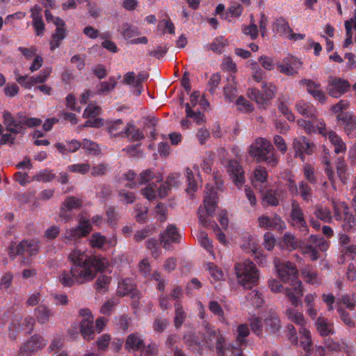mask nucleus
<instances>
[{
  "label": "nucleus",
  "instance_id": "f257e3e1",
  "mask_svg": "<svg viewBox=\"0 0 356 356\" xmlns=\"http://www.w3.org/2000/svg\"><path fill=\"white\" fill-rule=\"evenodd\" d=\"M275 268L278 276L284 283L290 284V287L284 289V293L288 297L291 305L298 307L302 305L300 297L303 294L302 282L298 277V270L291 262H282L278 258L274 259Z\"/></svg>",
  "mask_w": 356,
  "mask_h": 356
},
{
  "label": "nucleus",
  "instance_id": "f03ea898",
  "mask_svg": "<svg viewBox=\"0 0 356 356\" xmlns=\"http://www.w3.org/2000/svg\"><path fill=\"white\" fill-rule=\"evenodd\" d=\"M198 308L200 310L199 316L203 320L202 327L205 332L204 341L205 344L209 347L213 346V339L216 338L215 343V348L218 356H226L225 349L229 352L230 344H227L225 337L220 332L219 330L215 329L214 326L211 325L207 321L204 319L205 312L204 307L201 302H197Z\"/></svg>",
  "mask_w": 356,
  "mask_h": 356
},
{
  "label": "nucleus",
  "instance_id": "7ed1b4c3",
  "mask_svg": "<svg viewBox=\"0 0 356 356\" xmlns=\"http://www.w3.org/2000/svg\"><path fill=\"white\" fill-rule=\"evenodd\" d=\"M204 193L203 204L200 206L197 216L200 223L207 227L210 224V218L213 216L216 211L217 193L216 189L210 184L206 185Z\"/></svg>",
  "mask_w": 356,
  "mask_h": 356
},
{
  "label": "nucleus",
  "instance_id": "20e7f679",
  "mask_svg": "<svg viewBox=\"0 0 356 356\" xmlns=\"http://www.w3.org/2000/svg\"><path fill=\"white\" fill-rule=\"evenodd\" d=\"M235 273L238 283L244 289H250L259 278V272L250 259L235 265Z\"/></svg>",
  "mask_w": 356,
  "mask_h": 356
},
{
  "label": "nucleus",
  "instance_id": "39448f33",
  "mask_svg": "<svg viewBox=\"0 0 356 356\" xmlns=\"http://www.w3.org/2000/svg\"><path fill=\"white\" fill-rule=\"evenodd\" d=\"M262 89L263 93L254 88L249 89L248 95L251 99L255 101L259 107L266 108L270 100L275 96L276 87L273 83H264Z\"/></svg>",
  "mask_w": 356,
  "mask_h": 356
},
{
  "label": "nucleus",
  "instance_id": "423d86ee",
  "mask_svg": "<svg viewBox=\"0 0 356 356\" xmlns=\"http://www.w3.org/2000/svg\"><path fill=\"white\" fill-rule=\"evenodd\" d=\"M316 129L320 134L329 140L336 154H345L347 150L346 144L340 136L332 130L327 131L323 121L319 120L316 122Z\"/></svg>",
  "mask_w": 356,
  "mask_h": 356
},
{
  "label": "nucleus",
  "instance_id": "0eeeda50",
  "mask_svg": "<svg viewBox=\"0 0 356 356\" xmlns=\"http://www.w3.org/2000/svg\"><path fill=\"white\" fill-rule=\"evenodd\" d=\"M35 322V318L30 316H15L9 325V338L15 340L17 334L22 331L29 333L33 330Z\"/></svg>",
  "mask_w": 356,
  "mask_h": 356
},
{
  "label": "nucleus",
  "instance_id": "6e6552de",
  "mask_svg": "<svg viewBox=\"0 0 356 356\" xmlns=\"http://www.w3.org/2000/svg\"><path fill=\"white\" fill-rule=\"evenodd\" d=\"M92 231V225L89 220L81 218L79 225L73 228L67 229L62 235L66 243L74 242L79 238L86 236Z\"/></svg>",
  "mask_w": 356,
  "mask_h": 356
},
{
  "label": "nucleus",
  "instance_id": "1a4fd4ad",
  "mask_svg": "<svg viewBox=\"0 0 356 356\" xmlns=\"http://www.w3.org/2000/svg\"><path fill=\"white\" fill-rule=\"evenodd\" d=\"M302 61L293 56L288 55L277 63L278 71L286 76H294L302 68Z\"/></svg>",
  "mask_w": 356,
  "mask_h": 356
},
{
  "label": "nucleus",
  "instance_id": "9d476101",
  "mask_svg": "<svg viewBox=\"0 0 356 356\" xmlns=\"http://www.w3.org/2000/svg\"><path fill=\"white\" fill-rule=\"evenodd\" d=\"M274 148L271 143L266 138H258L250 145L249 154L255 158L258 162L266 155L271 153Z\"/></svg>",
  "mask_w": 356,
  "mask_h": 356
},
{
  "label": "nucleus",
  "instance_id": "9b49d317",
  "mask_svg": "<svg viewBox=\"0 0 356 356\" xmlns=\"http://www.w3.org/2000/svg\"><path fill=\"white\" fill-rule=\"evenodd\" d=\"M47 341L40 335H33L20 347L18 356H31L47 345Z\"/></svg>",
  "mask_w": 356,
  "mask_h": 356
},
{
  "label": "nucleus",
  "instance_id": "f8f14e48",
  "mask_svg": "<svg viewBox=\"0 0 356 356\" xmlns=\"http://www.w3.org/2000/svg\"><path fill=\"white\" fill-rule=\"evenodd\" d=\"M79 315L82 319L80 322V332L83 338L86 341L92 340L95 337L93 322L94 318L88 309H81Z\"/></svg>",
  "mask_w": 356,
  "mask_h": 356
},
{
  "label": "nucleus",
  "instance_id": "ddd939ff",
  "mask_svg": "<svg viewBox=\"0 0 356 356\" xmlns=\"http://www.w3.org/2000/svg\"><path fill=\"white\" fill-rule=\"evenodd\" d=\"M77 284H82L92 281L95 277V270L92 261L81 265L72 266Z\"/></svg>",
  "mask_w": 356,
  "mask_h": 356
},
{
  "label": "nucleus",
  "instance_id": "4468645a",
  "mask_svg": "<svg viewBox=\"0 0 356 356\" xmlns=\"http://www.w3.org/2000/svg\"><path fill=\"white\" fill-rule=\"evenodd\" d=\"M291 223L293 227L298 228L305 235L308 233L309 229L305 220L304 213L300 204L295 200L291 202Z\"/></svg>",
  "mask_w": 356,
  "mask_h": 356
},
{
  "label": "nucleus",
  "instance_id": "2eb2a0df",
  "mask_svg": "<svg viewBox=\"0 0 356 356\" xmlns=\"http://www.w3.org/2000/svg\"><path fill=\"white\" fill-rule=\"evenodd\" d=\"M83 200L74 196L67 197L60 207V217L65 222L69 221L72 218L70 211L73 209H78L81 207Z\"/></svg>",
  "mask_w": 356,
  "mask_h": 356
},
{
  "label": "nucleus",
  "instance_id": "dca6fc26",
  "mask_svg": "<svg viewBox=\"0 0 356 356\" xmlns=\"http://www.w3.org/2000/svg\"><path fill=\"white\" fill-rule=\"evenodd\" d=\"M289 192L293 195H300L302 200L308 203L312 200V190L308 184L300 181L298 186L290 180L287 184Z\"/></svg>",
  "mask_w": 356,
  "mask_h": 356
},
{
  "label": "nucleus",
  "instance_id": "f3484780",
  "mask_svg": "<svg viewBox=\"0 0 356 356\" xmlns=\"http://www.w3.org/2000/svg\"><path fill=\"white\" fill-rule=\"evenodd\" d=\"M292 146L295 156L300 157L302 161H305L306 154L309 155L313 152V144L310 143L305 136L294 138Z\"/></svg>",
  "mask_w": 356,
  "mask_h": 356
},
{
  "label": "nucleus",
  "instance_id": "a211bd4d",
  "mask_svg": "<svg viewBox=\"0 0 356 356\" xmlns=\"http://www.w3.org/2000/svg\"><path fill=\"white\" fill-rule=\"evenodd\" d=\"M3 122L6 126V130L15 134L23 132V121L22 115H19L18 118H15L10 112L4 111L3 112Z\"/></svg>",
  "mask_w": 356,
  "mask_h": 356
},
{
  "label": "nucleus",
  "instance_id": "6ab92c4d",
  "mask_svg": "<svg viewBox=\"0 0 356 356\" xmlns=\"http://www.w3.org/2000/svg\"><path fill=\"white\" fill-rule=\"evenodd\" d=\"M227 170L233 182L237 187H241L245 182L244 171L238 161L231 160L226 165Z\"/></svg>",
  "mask_w": 356,
  "mask_h": 356
},
{
  "label": "nucleus",
  "instance_id": "aec40b11",
  "mask_svg": "<svg viewBox=\"0 0 356 356\" xmlns=\"http://www.w3.org/2000/svg\"><path fill=\"white\" fill-rule=\"evenodd\" d=\"M349 87L350 84L347 81L339 78H333L329 81L327 90L331 97L338 98L344 94Z\"/></svg>",
  "mask_w": 356,
  "mask_h": 356
},
{
  "label": "nucleus",
  "instance_id": "412c9836",
  "mask_svg": "<svg viewBox=\"0 0 356 356\" xmlns=\"http://www.w3.org/2000/svg\"><path fill=\"white\" fill-rule=\"evenodd\" d=\"M88 241L92 248L97 249L113 247L117 243V239L115 236L107 238L99 232L92 234L88 239Z\"/></svg>",
  "mask_w": 356,
  "mask_h": 356
},
{
  "label": "nucleus",
  "instance_id": "4be33fe9",
  "mask_svg": "<svg viewBox=\"0 0 356 356\" xmlns=\"http://www.w3.org/2000/svg\"><path fill=\"white\" fill-rule=\"evenodd\" d=\"M340 210L342 211L344 216L343 228L346 231H349L356 226V217L349 213V209L346 204H342L340 207H334V217L337 220L342 219L339 214Z\"/></svg>",
  "mask_w": 356,
  "mask_h": 356
},
{
  "label": "nucleus",
  "instance_id": "5701e85b",
  "mask_svg": "<svg viewBox=\"0 0 356 356\" xmlns=\"http://www.w3.org/2000/svg\"><path fill=\"white\" fill-rule=\"evenodd\" d=\"M186 172L187 181L186 192L188 193H193L197 190L199 185L202 183L199 175V167L194 165L193 169L187 168Z\"/></svg>",
  "mask_w": 356,
  "mask_h": 356
},
{
  "label": "nucleus",
  "instance_id": "b1692460",
  "mask_svg": "<svg viewBox=\"0 0 356 356\" xmlns=\"http://www.w3.org/2000/svg\"><path fill=\"white\" fill-rule=\"evenodd\" d=\"M341 122L344 131L350 138L356 137V116L349 113H342L337 117Z\"/></svg>",
  "mask_w": 356,
  "mask_h": 356
},
{
  "label": "nucleus",
  "instance_id": "393cba45",
  "mask_svg": "<svg viewBox=\"0 0 356 356\" xmlns=\"http://www.w3.org/2000/svg\"><path fill=\"white\" fill-rule=\"evenodd\" d=\"M180 238L181 235L173 225H169L165 231L161 235V243L165 249H170L171 245L174 243H179Z\"/></svg>",
  "mask_w": 356,
  "mask_h": 356
},
{
  "label": "nucleus",
  "instance_id": "a878e982",
  "mask_svg": "<svg viewBox=\"0 0 356 356\" xmlns=\"http://www.w3.org/2000/svg\"><path fill=\"white\" fill-rule=\"evenodd\" d=\"M124 347L129 352L140 350L143 352L147 348V346H145L142 335L138 333L130 334L127 338Z\"/></svg>",
  "mask_w": 356,
  "mask_h": 356
},
{
  "label": "nucleus",
  "instance_id": "bb28decb",
  "mask_svg": "<svg viewBox=\"0 0 356 356\" xmlns=\"http://www.w3.org/2000/svg\"><path fill=\"white\" fill-rule=\"evenodd\" d=\"M31 12L33 19V26L35 29V34L38 36H42L44 31V23L42 21L41 8L38 6H35L31 8Z\"/></svg>",
  "mask_w": 356,
  "mask_h": 356
},
{
  "label": "nucleus",
  "instance_id": "cd10ccee",
  "mask_svg": "<svg viewBox=\"0 0 356 356\" xmlns=\"http://www.w3.org/2000/svg\"><path fill=\"white\" fill-rule=\"evenodd\" d=\"M22 255L35 256L40 249L39 241L36 239H26L19 243Z\"/></svg>",
  "mask_w": 356,
  "mask_h": 356
},
{
  "label": "nucleus",
  "instance_id": "c85d7f7f",
  "mask_svg": "<svg viewBox=\"0 0 356 356\" xmlns=\"http://www.w3.org/2000/svg\"><path fill=\"white\" fill-rule=\"evenodd\" d=\"M264 330L267 332H273L280 327V321L276 313L270 309L264 312Z\"/></svg>",
  "mask_w": 356,
  "mask_h": 356
},
{
  "label": "nucleus",
  "instance_id": "c756f323",
  "mask_svg": "<svg viewBox=\"0 0 356 356\" xmlns=\"http://www.w3.org/2000/svg\"><path fill=\"white\" fill-rule=\"evenodd\" d=\"M284 197V195L281 190H269L262 193L261 202L264 205L277 206L279 200H282Z\"/></svg>",
  "mask_w": 356,
  "mask_h": 356
},
{
  "label": "nucleus",
  "instance_id": "7c9ffc66",
  "mask_svg": "<svg viewBox=\"0 0 356 356\" xmlns=\"http://www.w3.org/2000/svg\"><path fill=\"white\" fill-rule=\"evenodd\" d=\"M54 314V311L45 305H40L35 309V318L40 324H47Z\"/></svg>",
  "mask_w": 356,
  "mask_h": 356
},
{
  "label": "nucleus",
  "instance_id": "2f4dec72",
  "mask_svg": "<svg viewBox=\"0 0 356 356\" xmlns=\"http://www.w3.org/2000/svg\"><path fill=\"white\" fill-rule=\"evenodd\" d=\"M135 286L133 283V281L129 279H123L118 283L117 293L120 296H127L129 294H131V298H138L137 293L134 291Z\"/></svg>",
  "mask_w": 356,
  "mask_h": 356
},
{
  "label": "nucleus",
  "instance_id": "473e14b6",
  "mask_svg": "<svg viewBox=\"0 0 356 356\" xmlns=\"http://www.w3.org/2000/svg\"><path fill=\"white\" fill-rule=\"evenodd\" d=\"M124 133L123 138H127L131 141H138L144 138L143 132L132 122L126 124L125 132Z\"/></svg>",
  "mask_w": 356,
  "mask_h": 356
},
{
  "label": "nucleus",
  "instance_id": "72a5a7b5",
  "mask_svg": "<svg viewBox=\"0 0 356 356\" xmlns=\"http://www.w3.org/2000/svg\"><path fill=\"white\" fill-rule=\"evenodd\" d=\"M72 263V266L81 265L91 261V256H88L84 251L78 249L73 250L68 256Z\"/></svg>",
  "mask_w": 356,
  "mask_h": 356
},
{
  "label": "nucleus",
  "instance_id": "f704fd0d",
  "mask_svg": "<svg viewBox=\"0 0 356 356\" xmlns=\"http://www.w3.org/2000/svg\"><path fill=\"white\" fill-rule=\"evenodd\" d=\"M154 179L155 180L156 183H159L162 181L163 178L159 173H155L151 169L145 170L138 175V184L140 185L151 184L150 181Z\"/></svg>",
  "mask_w": 356,
  "mask_h": 356
},
{
  "label": "nucleus",
  "instance_id": "c9c22d12",
  "mask_svg": "<svg viewBox=\"0 0 356 356\" xmlns=\"http://www.w3.org/2000/svg\"><path fill=\"white\" fill-rule=\"evenodd\" d=\"M126 125H124L122 120L111 121L107 124V129L109 134L112 137L123 138L125 132Z\"/></svg>",
  "mask_w": 356,
  "mask_h": 356
},
{
  "label": "nucleus",
  "instance_id": "e433bc0d",
  "mask_svg": "<svg viewBox=\"0 0 356 356\" xmlns=\"http://www.w3.org/2000/svg\"><path fill=\"white\" fill-rule=\"evenodd\" d=\"M58 280L63 286L70 287L77 284L75 274L73 273L72 266L70 270H63L58 274Z\"/></svg>",
  "mask_w": 356,
  "mask_h": 356
},
{
  "label": "nucleus",
  "instance_id": "4c0bfd02",
  "mask_svg": "<svg viewBox=\"0 0 356 356\" xmlns=\"http://www.w3.org/2000/svg\"><path fill=\"white\" fill-rule=\"evenodd\" d=\"M123 83L133 88L134 93L138 96L143 92V86H140L134 72H129L124 75Z\"/></svg>",
  "mask_w": 356,
  "mask_h": 356
},
{
  "label": "nucleus",
  "instance_id": "58836bf2",
  "mask_svg": "<svg viewBox=\"0 0 356 356\" xmlns=\"http://www.w3.org/2000/svg\"><path fill=\"white\" fill-rule=\"evenodd\" d=\"M136 173L133 170H128L124 172L119 179V182L124 186L134 188L138 185V178L136 180Z\"/></svg>",
  "mask_w": 356,
  "mask_h": 356
},
{
  "label": "nucleus",
  "instance_id": "ea45409f",
  "mask_svg": "<svg viewBox=\"0 0 356 356\" xmlns=\"http://www.w3.org/2000/svg\"><path fill=\"white\" fill-rule=\"evenodd\" d=\"M296 107L300 114L307 118H315L316 117V109L309 103L300 101L296 104Z\"/></svg>",
  "mask_w": 356,
  "mask_h": 356
},
{
  "label": "nucleus",
  "instance_id": "a19ab883",
  "mask_svg": "<svg viewBox=\"0 0 356 356\" xmlns=\"http://www.w3.org/2000/svg\"><path fill=\"white\" fill-rule=\"evenodd\" d=\"M316 325L318 332L322 336H327L332 333L333 325L324 317H318L316 320Z\"/></svg>",
  "mask_w": 356,
  "mask_h": 356
},
{
  "label": "nucleus",
  "instance_id": "79ce46f5",
  "mask_svg": "<svg viewBox=\"0 0 356 356\" xmlns=\"http://www.w3.org/2000/svg\"><path fill=\"white\" fill-rule=\"evenodd\" d=\"M229 44L228 41L222 36L216 38L213 41L207 44V49L217 54H222L225 48Z\"/></svg>",
  "mask_w": 356,
  "mask_h": 356
},
{
  "label": "nucleus",
  "instance_id": "37998d69",
  "mask_svg": "<svg viewBox=\"0 0 356 356\" xmlns=\"http://www.w3.org/2000/svg\"><path fill=\"white\" fill-rule=\"evenodd\" d=\"M300 244V243H299L297 238L293 234L289 232H286L283 236L282 241L280 245L282 249L285 248L291 251L299 247Z\"/></svg>",
  "mask_w": 356,
  "mask_h": 356
},
{
  "label": "nucleus",
  "instance_id": "c03bdc74",
  "mask_svg": "<svg viewBox=\"0 0 356 356\" xmlns=\"http://www.w3.org/2000/svg\"><path fill=\"white\" fill-rule=\"evenodd\" d=\"M302 275L304 280L310 284L318 285L321 282L318 274L309 266L302 270Z\"/></svg>",
  "mask_w": 356,
  "mask_h": 356
},
{
  "label": "nucleus",
  "instance_id": "a18cd8bd",
  "mask_svg": "<svg viewBox=\"0 0 356 356\" xmlns=\"http://www.w3.org/2000/svg\"><path fill=\"white\" fill-rule=\"evenodd\" d=\"M229 83L224 87V95L227 101L231 102L236 96V87L235 82V76L230 75L228 77Z\"/></svg>",
  "mask_w": 356,
  "mask_h": 356
},
{
  "label": "nucleus",
  "instance_id": "49530a36",
  "mask_svg": "<svg viewBox=\"0 0 356 356\" xmlns=\"http://www.w3.org/2000/svg\"><path fill=\"white\" fill-rule=\"evenodd\" d=\"M273 29L280 35L286 38L288 37L292 30L288 22L283 18H280L275 22Z\"/></svg>",
  "mask_w": 356,
  "mask_h": 356
},
{
  "label": "nucleus",
  "instance_id": "de8ad7c7",
  "mask_svg": "<svg viewBox=\"0 0 356 356\" xmlns=\"http://www.w3.org/2000/svg\"><path fill=\"white\" fill-rule=\"evenodd\" d=\"M300 346L307 353L309 352L312 345V339L310 332L305 327H301L299 329Z\"/></svg>",
  "mask_w": 356,
  "mask_h": 356
},
{
  "label": "nucleus",
  "instance_id": "09e8293b",
  "mask_svg": "<svg viewBox=\"0 0 356 356\" xmlns=\"http://www.w3.org/2000/svg\"><path fill=\"white\" fill-rule=\"evenodd\" d=\"M248 240L250 242L249 248L254 254L255 258L257 259V262L259 265L264 266L266 264V257L261 252H257V241L252 236H248Z\"/></svg>",
  "mask_w": 356,
  "mask_h": 356
},
{
  "label": "nucleus",
  "instance_id": "8fccbe9b",
  "mask_svg": "<svg viewBox=\"0 0 356 356\" xmlns=\"http://www.w3.org/2000/svg\"><path fill=\"white\" fill-rule=\"evenodd\" d=\"M286 314L288 318L295 323L296 325H300L301 327H305V318L301 312H299L298 310L293 308H288L286 311Z\"/></svg>",
  "mask_w": 356,
  "mask_h": 356
},
{
  "label": "nucleus",
  "instance_id": "3c124183",
  "mask_svg": "<svg viewBox=\"0 0 356 356\" xmlns=\"http://www.w3.org/2000/svg\"><path fill=\"white\" fill-rule=\"evenodd\" d=\"M336 169L337 176L342 183L345 184L348 179V174L347 173V166L345 163L344 159L339 157L336 162Z\"/></svg>",
  "mask_w": 356,
  "mask_h": 356
},
{
  "label": "nucleus",
  "instance_id": "603ef678",
  "mask_svg": "<svg viewBox=\"0 0 356 356\" xmlns=\"http://www.w3.org/2000/svg\"><path fill=\"white\" fill-rule=\"evenodd\" d=\"M120 31L123 38L126 40L140 34V31L136 26L128 23L123 24L120 27Z\"/></svg>",
  "mask_w": 356,
  "mask_h": 356
},
{
  "label": "nucleus",
  "instance_id": "864d4df0",
  "mask_svg": "<svg viewBox=\"0 0 356 356\" xmlns=\"http://www.w3.org/2000/svg\"><path fill=\"white\" fill-rule=\"evenodd\" d=\"M316 297V293H309L305 296L304 300L307 308V313L312 318H315L317 316V310L314 307V300Z\"/></svg>",
  "mask_w": 356,
  "mask_h": 356
},
{
  "label": "nucleus",
  "instance_id": "5fc2aeb1",
  "mask_svg": "<svg viewBox=\"0 0 356 356\" xmlns=\"http://www.w3.org/2000/svg\"><path fill=\"white\" fill-rule=\"evenodd\" d=\"M314 215L318 219L324 221L325 222H330L332 220V213L329 209L322 206L318 205L316 207Z\"/></svg>",
  "mask_w": 356,
  "mask_h": 356
},
{
  "label": "nucleus",
  "instance_id": "6e6d98bb",
  "mask_svg": "<svg viewBox=\"0 0 356 356\" xmlns=\"http://www.w3.org/2000/svg\"><path fill=\"white\" fill-rule=\"evenodd\" d=\"M299 248L301 253L308 257L312 261H316L318 259V254L316 248L312 245H305L303 243L300 244Z\"/></svg>",
  "mask_w": 356,
  "mask_h": 356
},
{
  "label": "nucleus",
  "instance_id": "4d7b16f0",
  "mask_svg": "<svg viewBox=\"0 0 356 356\" xmlns=\"http://www.w3.org/2000/svg\"><path fill=\"white\" fill-rule=\"evenodd\" d=\"M175 307V325L177 328L181 326L186 318V314L183 309L182 306L179 302H176Z\"/></svg>",
  "mask_w": 356,
  "mask_h": 356
},
{
  "label": "nucleus",
  "instance_id": "13d9d810",
  "mask_svg": "<svg viewBox=\"0 0 356 356\" xmlns=\"http://www.w3.org/2000/svg\"><path fill=\"white\" fill-rule=\"evenodd\" d=\"M264 313L261 316L254 317L251 319L250 326L254 332L259 335L264 330Z\"/></svg>",
  "mask_w": 356,
  "mask_h": 356
},
{
  "label": "nucleus",
  "instance_id": "bf43d9fd",
  "mask_svg": "<svg viewBox=\"0 0 356 356\" xmlns=\"http://www.w3.org/2000/svg\"><path fill=\"white\" fill-rule=\"evenodd\" d=\"M247 300L250 302V304L256 307H261L264 303V299L261 293H260L257 290H253L250 291L246 296Z\"/></svg>",
  "mask_w": 356,
  "mask_h": 356
},
{
  "label": "nucleus",
  "instance_id": "052dcab7",
  "mask_svg": "<svg viewBox=\"0 0 356 356\" xmlns=\"http://www.w3.org/2000/svg\"><path fill=\"white\" fill-rule=\"evenodd\" d=\"M92 266L96 269L95 276L99 271H103L108 266V261L104 257L91 256Z\"/></svg>",
  "mask_w": 356,
  "mask_h": 356
},
{
  "label": "nucleus",
  "instance_id": "680f3d73",
  "mask_svg": "<svg viewBox=\"0 0 356 356\" xmlns=\"http://www.w3.org/2000/svg\"><path fill=\"white\" fill-rule=\"evenodd\" d=\"M209 309L215 316L218 318V320L221 322H225V318L224 317V312L220 305V304L215 300H211L209 303Z\"/></svg>",
  "mask_w": 356,
  "mask_h": 356
},
{
  "label": "nucleus",
  "instance_id": "e2e57ef3",
  "mask_svg": "<svg viewBox=\"0 0 356 356\" xmlns=\"http://www.w3.org/2000/svg\"><path fill=\"white\" fill-rule=\"evenodd\" d=\"M197 238L200 243L201 246L205 248L207 251L212 252V243L209 239L207 234L203 231H199L196 234Z\"/></svg>",
  "mask_w": 356,
  "mask_h": 356
},
{
  "label": "nucleus",
  "instance_id": "0e129e2a",
  "mask_svg": "<svg viewBox=\"0 0 356 356\" xmlns=\"http://www.w3.org/2000/svg\"><path fill=\"white\" fill-rule=\"evenodd\" d=\"M117 85L115 79L113 77L110 78L107 81L102 82L98 88L99 94H105L113 90Z\"/></svg>",
  "mask_w": 356,
  "mask_h": 356
},
{
  "label": "nucleus",
  "instance_id": "69168bd1",
  "mask_svg": "<svg viewBox=\"0 0 356 356\" xmlns=\"http://www.w3.org/2000/svg\"><path fill=\"white\" fill-rule=\"evenodd\" d=\"M309 240L312 243H314L321 251L323 252L326 251L330 246L329 242H327L324 238L317 235H311L309 236Z\"/></svg>",
  "mask_w": 356,
  "mask_h": 356
},
{
  "label": "nucleus",
  "instance_id": "338daca9",
  "mask_svg": "<svg viewBox=\"0 0 356 356\" xmlns=\"http://www.w3.org/2000/svg\"><path fill=\"white\" fill-rule=\"evenodd\" d=\"M111 277L105 275H99L96 281V289L99 292H105L110 284Z\"/></svg>",
  "mask_w": 356,
  "mask_h": 356
},
{
  "label": "nucleus",
  "instance_id": "774afa93",
  "mask_svg": "<svg viewBox=\"0 0 356 356\" xmlns=\"http://www.w3.org/2000/svg\"><path fill=\"white\" fill-rule=\"evenodd\" d=\"M236 106L239 111L244 113L252 112L254 109L253 105L242 96L236 100Z\"/></svg>",
  "mask_w": 356,
  "mask_h": 356
}]
</instances>
